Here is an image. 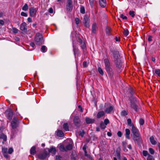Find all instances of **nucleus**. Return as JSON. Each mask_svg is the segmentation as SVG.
<instances>
[{"instance_id":"f257e3e1","label":"nucleus","mask_w":160,"mask_h":160,"mask_svg":"<svg viewBox=\"0 0 160 160\" xmlns=\"http://www.w3.org/2000/svg\"><path fill=\"white\" fill-rule=\"evenodd\" d=\"M35 44L38 45H40L43 43V39L42 35L39 33H37L35 38Z\"/></svg>"},{"instance_id":"f03ea898","label":"nucleus","mask_w":160,"mask_h":160,"mask_svg":"<svg viewBox=\"0 0 160 160\" xmlns=\"http://www.w3.org/2000/svg\"><path fill=\"white\" fill-rule=\"evenodd\" d=\"M105 112L107 113L110 114L114 112V107L110 103H105L104 105Z\"/></svg>"},{"instance_id":"7ed1b4c3","label":"nucleus","mask_w":160,"mask_h":160,"mask_svg":"<svg viewBox=\"0 0 160 160\" xmlns=\"http://www.w3.org/2000/svg\"><path fill=\"white\" fill-rule=\"evenodd\" d=\"M116 55L114 54V60L116 66L118 68H121L122 67V65L121 62L120 60L118 59V51L116 52Z\"/></svg>"},{"instance_id":"20e7f679","label":"nucleus","mask_w":160,"mask_h":160,"mask_svg":"<svg viewBox=\"0 0 160 160\" xmlns=\"http://www.w3.org/2000/svg\"><path fill=\"white\" fill-rule=\"evenodd\" d=\"M90 19L88 15L84 16L83 19V23L84 26L86 28H88L89 27Z\"/></svg>"},{"instance_id":"39448f33","label":"nucleus","mask_w":160,"mask_h":160,"mask_svg":"<svg viewBox=\"0 0 160 160\" xmlns=\"http://www.w3.org/2000/svg\"><path fill=\"white\" fill-rule=\"evenodd\" d=\"M66 142H69V144L66 147V149L68 150H71L72 149L73 146V142L72 141L71 139H67L66 140Z\"/></svg>"},{"instance_id":"423d86ee","label":"nucleus","mask_w":160,"mask_h":160,"mask_svg":"<svg viewBox=\"0 0 160 160\" xmlns=\"http://www.w3.org/2000/svg\"><path fill=\"white\" fill-rule=\"evenodd\" d=\"M73 122L76 126L78 127H80L81 126V120L77 116L73 118Z\"/></svg>"},{"instance_id":"0eeeda50","label":"nucleus","mask_w":160,"mask_h":160,"mask_svg":"<svg viewBox=\"0 0 160 160\" xmlns=\"http://www.w3.org/2000/svg\"><path fill=\"white\" fill-rule=\"evenodd\" d=\"M37 10L34 7H32L29 9L30 15L32 17H35L36 15Z\"/></svg>"},{"instance_id":"6e6552de","label":"nucleus","mask_w":160,"mask_h":160,"mask_svg":"<svg viewBox=\"0 0 160 160\" xmlns=\"http://www.w3.org/2000/svg\"><path fill=\"white\" fill-rule=\"evenodd\" d=\"M67 10L68 11H71L72 10V0H68L66 5Z\"/></svg>"},{"instance_id":"1a4fd4ad","label":"nucleus","mask_w":160,"mask_h":160,"mask_svg":"<svg viewBox=\"0 0 160 160\" xmlns=\"http://www.w3.org/2000/svg\"><path fill=\"white\" fill-rule=\"evenodd\" d=\"M6 114L7 117L8 119L9 120H11L13 115L12 110L11 109L8 110L6 112Z\"/></svg>"},{"instance_id":"9d476101","label":"nucleus","mask_w":160,"mask_h":160,"mask_svg":"<svg viewBox=\"0 0 160 160\" xmlns=\"http://www.w3.org/2000/svg\"><path fill=\"white\" fill-rule=\"evenodd\" d=\"M20 29L22 31H25L27 29L26 24L25 22H22L20 26Z\"/></svg>"},{"instance_id":"9b49d317","label":"nucleus","mask_w":160,"mask_h":160,"mask_svg":"<svg viewBox=\"0 0 160 160\" xmlns=\"http://www.w3.org/2000/svg\"><path fill=\"white\" fill-rule=\"evenodd\" d=\"M99 4L100 6L102 7H105L106 5V0H99Z\"/></svg>"},{"instance_id":"f8f14e48","label":"nucleus","mask_w":160,"mask_h":160,"mask_svg":"<svg viewBox=\"0 0 160 160\" xmlns=\"http://www.w3.org/2000/svg\"><path fill=\"white\" fill-rule=\"evenodd\" d=\"M97 24L96 23L93 24L92 26V31L93 33H95L97 30Z\"/></svg>"},{"instance_id":"ddd939ff","label":"nucleus","mask_w":160,"mask_h":160,"mask_svg":"<svg viewBox=\"0 0 160 160\" xmlns=\"http://www.w3.org/2000/svg\"><path fill=\"white\" fill-rule=\"evenodd\" d=\"M133 138L135 141L138 140L140 139L139 134V133L133 134Z\"/></svg>"},{"instance_id":"4468645a","label":"nucleus","mask_w":160,"mask_h":160,"mask_svg":"<svg viewBox=\"0 0 160 160\" xmlns=\"http://www.w3.org/2000/svg\"><path fill=\"white\" fill-rule=\"evenodd\" d=\"M153 72L154 75H156L160 77V69H155L153 70Z\"/></svg>"},{"instance_id":"2eb2a0df","label":"nucleus","mask_w":160,"mask_h":160,"mask_svg":"<svg viewBox=\"0 0 160 160\" xmlns=\"http://www.w3.org/2000/svg\"><path fill=\"white\" fill-rule=\"evenodd\" d=\"M125 135L126 137L128 139H129V135L130 133V132L129 129H126L125 130Z\"/></svg>"},{"instance_id":"dca6fc26","label":"nucleus","mask_w":160,"mask_h":160,"mask_svg":"<svg viewBox=\"0 0 160 160\" xmlns=\"http://www.w3.org/2000/svg\"><path fill=\"white\" fill-rule=\"evenodd\" d=\"M48 152L52 154H55L56 152V149L55 148L52 147L50 149H48Z\"/></svg>"},{"instance_id":"f3484780","label":"nucleus","mask_w":160,"mask_h":160,"mask_svg":"<svg viewBox=\"0 0 160 160\" xmlns=\"http://www.w3.org/2000/svg\"><path fill=\"white\" fill-rule=\"evenodd\" d=\"M57 135L59 137H62L64 136V133L63 132L60 130H58L56 132Z\"/></svg>"},{"instance_id":"a211bd4d","label":"nucleus","mask_w":160,"mask_h":160,"mask_svg":"<svg viewBox=\"0 0 160 160\" xmlns=\"http://www.w3.org/2000/svg\"><path fill=\"white\" fill-rule=\"evenodd\" d=\"M104 115V112L103 111H101L98 112L97 114V118H99L103 116Z\"/></svg>"},{"instance_id":"6ab92c4d","label":"nucleus","mask_w":160,"mask_h":160,"mask_svg":"<svg viewBox=\"0 0 160 160\" xmlns=\"http://www.w3.org/2000/svg\"><path fill=\"white\" fill-rule=\"evenodd\" d=\"M94 121V119H91L89 118H86V122L87 124H90L93 122Z\"/></svg>"},{"instance_id":"aec40b11","label":"nucleus","mask_w":160,"mask_h":160,"mask_svg":"<svg viewBox=\"0 0 160 160\" xmlns=\"http://www.w3.org/2000/svg\"><path fill=\"white\" fill-rule=\"evenodd\" d=\"M11 126L12 128L14 129L16 128L17 127V120H13L11 122Z\"/></svg>"},{"instance_id":"412c9836","label":"nucleus","mask_w":160,"mask_h":160,"mask_svg":"<svg viewBox=\"0 0 160 160\" xmlns=\"http://www.w3.org/2000/svg\"><path fill=\"white\" fill-rule=\"evenodd\" d=\"M150 140L151 143L153 145H155L156 144L157 142L154 140V138L153 136H152L150 138Z\"/></svg>"},{"instance_id":"4be33fe9","label":"nucleus","mask_w":160,"mask_h":160,"mask_svg":"<svg viewBox=\"0 0 160 160\" xmlns=\"http://www.w3.org/2000/svg\"><path fill=\"white\" fill-rule=\"evenodd\" d=\"M131 131L133 133V134H137V133H138L137 129L135 127L134 125L132 126V127Z\"/></svg>"},{"instance_id":"5701e85b","label":"nucleus","mask_w":160,"mask_h":160,"mask_svg":"<svg viewBox=\"0 0 160 160\" xmlns=\"http://www.w3.org/2000/svg\"><path fill=\"white\" fill-rule=\"evenodd\" d=\"M63 127L64 129L66 131H68L69 130V127L67 123H64L63 125Z\"/></svg>"},{"instance_id":"b1692460","label":"nucleus","mask_w":160,"mask_h":160,"mask_svg":"<svg viewBox=\"0 0 160 160\" xmlns=\"http://www.w3.org/2000/svg\"><path fill=\"white\" fill-rule=\"evenodd\" d=\"M107 34L108 35H110V33L111 32V28L110 27H107L105 30Z\"/></svg>"},{"instance_id":"393cba45","label":"nucleus","mask_w":160,"mask_h":160,"mask_svg":"<svg viewBox=\"0 0 160 160\" xmlns=\"http://www.w3.org/2000/svg\"><path fill=\"white\" fill-rule=\"evenodd\" d=\"M0 139H2L4 141H6L7 140V137L6 135L3 134L0 135Z\"/></svg>"},{"instance_id":"a878e982","label":"nucleus","mask_w":160,"mask_h":160,"mask_svg":"<svg viewBox=\"0 0 160 160\" xmlns=\"http://www.w3.org/2000/svg\"><path fill=\"white\" fill-rule=\"evenodd\" d=\"M105 69L108 73L109 74H111L112 72V69L110 67V66L106 67Z\"/></svg>"},{"instance_id":"bb28decb","label":"nucleus","mask_w":160,"mask_h":160,"mask_svg":"<svg viewBox=\"0 0 160 160\" xmlns=\"http://www.w3.org/2000/svg\"><path fill=\"white\" fill-rule=\"evenodd\" d=\"M127 124L130 127H132V126H134L133 123H132V120L131 119H128L127 120Z\"/></svg>"},{"instance_id":"cd10ccee","label":"nucleus","mask_w":160,"mask_h":160,"mask_svg":"<svg viewBox=\"0 0 160 160\" xmlns=\"http://www.w3.org/2000/svg\"><path fill=\"white\" fill-rule=\"evenodd\" d=\"M104 63L105 67L110 66L109 61L108 59H105L104 60Z\"/></svg>"},{"instance_id":"c85d7f7f","label":"nucleus","mask_w":160,"mask_h":160,"mask_svg":"<svg viewBox=\"0 0 160 160\" xmlns=\"http://www.w3.org/2000/svg\"><path fill=\"white\" fill-rule=\"evenodd\" d=\"M128 114V112L125 110L122 111L121 113V115L122 116H124Z\"/></svg>"},{"instance_id":"c756f323","label":"nucleus","mask_w":160,"mask_h":160,"mask_svg":"<svg viewBox=\"0 0 160 160\" xmlns=\"http://www.w3.org/2000/svg\"><path fill=\"white\" fill-rule=\"evenodd\" d=\"M132 108H133L136 111H137L138 108V106L134 103H132L131 106Z\"/></svg>"},{"instance_id":"7c9ffc66","label":"nucleus","mask_w":160,"mask_h":160,"mask_svg":"<svg viewBox=\"0 0 160 160\" xmlns=\"http://www.w3.org/2000/svg\"><path fill=\"white\" fill-rule=\"evenodd\" d=\"M31 154H34L36 152L35 148L34 147H32L30 149Z\"/></svg>"},{"instance_id":"2f4dec72","label":"nucleus","mask_w":160,"mask_h":160,"mask_svg":"<svg viewBox=\"0 0 160 160\" xmlns=\"http://www.w3.org/2000/svg\"><path fill=\"white\" fill-rule=\"evenodd\" d=\"M28 8V4L26 3H25L22 8V10L24 11H27Z\"/></svg>"},{"instance_id":"473e14b6","label":"nucleus","mask_w":160,"mask_h":160,"mask_svg":"<svg viewBox=\"0 0 160 160\" xmlns=\"http://www.w3.org/2000/svg\"><path fill=\"white\" fill-rule=\"evenodd\" d=\"M47 50V48L45 46H42L41 48V51L43 52H45Z\"/></svg>"},{"instance_id":"72a5a7b5","label":"nucleus","mask_w":160,"mask_h":160,"mask_svg":"<svg viewBox=\"0 0 160 160\" xmlns=\"http://www.w3.org/2000/svg\"><path fill=\"white\" fill-rule=\"evenodd\" d=\"M147 160H155L153 156L151 155H148L147 159Z\"/></svg>"},{"instance_id":"f704fd0d","label":"nucleus","mask_w":160,"mask_h":160,"mask_svg":"<svg viewBox=\"0 0 160 160\" xmlns=\"http://www.w3.org/2000/svg\"><path fill=\"white\" fill-rule=\"evenodd\" d=\"M8 149L6 148L2 147V154H5L7 153Z\"/></svg>"},{"instance_id":"c9c22d12","label":"nucleus","mask_w":160,"mask_h":160,"mask_svg":"<svg viewBox=\"0 0 160 160\" xmlns=\"http://www.w3.org/2000/svg\"><path fill=\"white\" fill-rule=\"evenodd\" d=\"M80 12L82 14H84L85 13V10L83 6H81L80 7Z\"/></svg>"},{"instance_id":"e433bc0d","label":"nucleus","mask_w":160,"mask_h":160,"mask_svg":"<svg viewBox=\"0 0 160 160\" xmlns=\"http://www.w3.org/2000/svg\"><path fill=\"white\" fill-rule=\"evenodd\" d=\"M59 149L61 151L64 152L66 151V148H65L63 145H60L59 147Z\"/></svg>"},{"instance_id":"4c0bfd02","label":"nucleus","mask_w":160,"mask_h":160,"mask_svg":"<svg viewBox=\"0 0 160 160\" xmlns=\"http://www.w3.org/2000/svg\"><path fill=\"white\" fill-rule=\"evenodd\" d=\"M142 154L143 156L145 157L147 155L148 156V155H150V154H149L148 153V151L145 150H143L142 151Z\"/></svg>"},{"instance_id":"58836bf2","label":"nucleus","mask_w":160,"mask_h":160,"mask_svg":"<svg viewBox=\"0 0 160 160\" xmlns=\"http://www.w3.org/2000/svg\"><path fill=\"white\" fill-rule=\"evenodd\" d=\"M89 4L91 8H92L93 6L95 0H89Z\"/></svg>"},{"instance_id":"ea45409f","label":"nucleus","mask_w":160,"mask_h":160,"mask_svg":"<svg viewBox=\"0 0 160 160\" xmlns=\"http://www.w3.org/2000/svg\"><path fill=\"white\" fill-rule=\"evenodd\" d=\"M46 156L47 154H41L39 156V158L41 159H44L46 158Z\"/></svg>"},{"instance_id":"a19ab883","label":"nucleus","mask_w":160,"mask_h":160,"mask_svg":"<svg viewBox=\"0 0 160 160\" xmlns=\"http://www.w3.org/2000/svg\"><path fill=\"white\" fill-rule=\"evenodd\" d=\"M98 70L99 72V73L100 74H101L102 75H103V72L102 70V69L101 68H100V67H98Z\"/></svg>"},{"instance_id":"79ce46f5","label":"nucleus","mask_w":160,"mask_h":160,"mask_svg":"<svg viewBox=\"0 0 160 160\" xmlns=\"http://www.w3.org/2000/svg\"><path fill=\"white\" fill-rule=\"evenodd\" d=\"M149 152L152 155L154 153V151L151 148H149Z\"/></svg>"},{"instance_id":"37998d69","label":"nucleus","mask_w":160,"mask_h":160,"mask_svg":"<svg viewBox=\"0 0 160 160\" xmlns=\"http://www.w3.org/2000/svg\"><path fill=\"white\" fill-rule=\"evenodd\" d=\"M129 34V31L127 30H124V31L123 32V34L126 37Z\"/></svg>"},{"instance_id":"c03bdc74","label":"nucleus","mask_w":160,"mask_h":160,"mask_svg":"<svg viewBox=\"0 0 160 160\" xmlns=\"http://www.w3.org/2000/svg\"><path fill=\"white\" fill-rule=\"evenodd\" d=\"M100 127L101 128L103 129L106 128V125L103 122H102L100 124Z\"/></svg>"},{"instance_id":"a18cd8bd","label":"nucleus","mask_w":160,"mask_h":160,"mask_svg":"<svg viewBox=\"0 0 160 160\" xmlns=\"http://www.w3.org/2000/svg\"><path fill=\"white\" fill-rule=\"evenodd\" d=\"M18 30L15 28H12V31L13 33H17L18 32Z\"/></svg>"},{"instance_id":"49530a36","label":"nucleus","mask_w":160,"mask_h":160,"mask_svg":"<svg viewBox=\"0 0 160 160\" xmlns=\"http://www.w3.org/2000/svg\"><path fill=\"white\" fill-rule=\"evenodd\" d=\"M129 14L132 17H134L135 14L133 11H130L129 12Z\"/></svg>"},{"instance_id":"de8ad7c7","label":"nucleus","mask_w":160,"mask_h":160,"mask_svg":"<svg viewBox=\"0 0 160 160\" xmlns=\"http://www.w3.org/2000/svg\"><path fill=\"white\" fill-rule=\"evenodd\" d=\"M81 44V47L83 49H84L86 48V45L85 42H83L82 44Z\"/></svg>"},{"instance_id":"09e8293b","label":"nucleus","mask_w":160,"mask_h":160,"mask_svg":"<svg viewBox=\"0 0 160 160\" xmlns=\"http://www.w3.org/2000/svg\"><path fill=\"white\" fill-rule=\"evenodd\" d=\"M139 124L141 125H142L144 123V121L143 119L140 118L139 120Z\"/></svg>"},{"instance_id":"8fccbe9b","label":"nucleus","mask_w":160,"mask_h":160,"mask_svg":"<svg viewBox=\"0 0 160 160\" xmlns=\"http://www.w3.org/2000/svg\"><path fill=\"white\" fill-rule=\"evenodd\" d=\"M109 123V121L108 119H105L104 120V124L107 125L108 123Z\"/></svg>"},{"instance_id":"3c124183","label":"nucleus","mask_w":160,"mask_h":160,"mask_svg":"<svg viewBox=\"0 0 160 160\" xmlns=\"http://www.w3.org/2000/svg\"><path fill=\"white\" fill-rule=\"evenodd\" d=\"M13 151V149L12 148H10L9 149L8 151V153L9 154H12Z\"/></svg>"},{"instance_id":"603ef678","label":"nucleus","mask_w":160,"mask_h":160,"mask_svg":"<svg viewBox=\"0 0 160 160\" xmlns=\"http://www.w3.org/2000/svg\"><path fill=\"white\" fill-rule=\"evenodd\" d=\"M21 15L22 16L25 17H27L28 16L27 14L26 13L24 12H22L21 13Z\"/></svg>"},{"instance_id":"864d4df0","label":"nucleus","mask_w":160,"mask_h":160,"mask_svg":"<svg viewBox=\"0 0 160 160\" xmlns=\"http://www.w3.org/2000/svg\"><path fill=\"white\" fill-rule=\"evenodd\" d=\"M75 22L77 25H78L79 23V20L78 18H76L75 19Z\"/></svg>"},{"instance_id":"5fc2aeb1","label":"nucleus","mask_w":160,"mask_h":160,"mask_svg":"<svg viewBox=\"0 0 160 160\" xmlns=\"http://www.w3.org/2000/svg\"><path fill=\"white\" fill-rule=\"evenodd\" d=\"M122 134V133L120 131H118L117 133V135L119 137H121Z\"/></svg>"},{"instance_id":"6e6d98bb","label":"nucleus","mask_w":160,"mask_h":160,"mask_svg":"<svg viewBox=\"0 0 160 160\" xmlns=\"http://www.w3.org/2000/svg\"><path fill=\"white\" fill-rule=\"evenodd\" d=\"M120 17L123 19H126L127 18V17L124 16L122 14L121 15Z\"/></svg>"},{"instance_id":"4d7b16f0","label":"nucleus","mask_w":160,"mask_h":160,"mask_svg":"<svg viewBox=\"0 0 160 160\" xmlns=\"http://www.w3.org/2000/svg\"><path fill=\"white\" fill-rule=\"evenodd\" d=\"M148 40L149 42H151L152 40V37L151 36H148Z\"/></svg>"},{"instance_id":"13d9d810","label":"nucleus","mask_w":160,"mask_h":160,"mask_svg":"<svg viewBox=\"0 0 160 160\" xmlns=\"http://www.w3.org/2000/svg\"><path fill=\"white\" fill-rule=\"evenodd\" d=\"M84 134V132L83 131L80 132L79 133V135L81 136L82 137H83Z\"/></svg>"},{"instance_id":"bf43d9fd","label":"nucleus","mask_w":160,"mask_h":160,"mask_svg":"<svg viewBox=\"0 0 160 160\" xmlns=\"http://www.w3.org/2000/svg\"><path fill=\"white\" fill-rule=\"evenodd\" d=\"M82 65H83V67H87V62H84L83 63V64H82Z\"/></svg>"},{"instance_id":"052dcab7","label":"nucleus","mask_w":160,"mask_h":160,"mask_svg":"<svg viewBox=\"0 0 160 160\" xmlns=\"http://www.w3.org/2000/svg\"><path fill=\"white\" fill-rule=\"evenodd\" d=\"M61 158V157L60 156H57L56 157V160H60Z\"/></svg>"},{"instance_id":"680f3d73","label":"nucleus","mask_w":160,"mask_h":160,"mask_svg":"<svg viewBox=\"0 0 160 160\" xmlns=\"http://www.w3.org/2000/svg\"><path fill=\"white\" fill-rule=\"evenodd\" d=\"M27 20L28 22H32V19L30 17H29L28 18Z\"/></svg>"},{"instance_id":"e2e57ef3","label":"nucleus","mask_w":160,"mask_h":160,"mask_svg":"<svg viewBox=\"0 0 160 160\" xmlns=\"http://www.w3.org/2000/svg\"><path fill=\"white\" fill-rule=\"evenodd\" d=\"M3 154L4 156L6 158H8L9 157V156L8 154L7 153H6L5 154Z\"/></svg>"},{"instance_id":"0e129e2a","label":"nucleus","mask_w":160,"mask_h":160,"mask_svg":"<svg viewBox=\"0 0 160 160\" xmlns=\"http://www.w3.org/2000/svg\"><path fill=\"white\" fill-rule=\"evenodd\" d=\"M4 24V21L3 20H0V24L2 25H3Z\"/></svg>"},{"instance_id":"69168bd1","label":"nucleus","mask_w":160,"mask_h":160,"mask_svg":"<svg viewBox=\"0 0 160 160\" xmlns=\"http://www.w3.org/2000/svg\"><path fill=\"white\" fill-rule=\"evenodd\" d=\"M30 45L31 46L32 48H33L35 46L34 43L33 42H31V43H30Z\"/></svg>"},{"instance_id":"338daca9","label":"nucleus","mask_w":160,"mask_h":160,"mask_svg":"<svg viewBox=\"0 0 160 160\" xmlns=\"http://www.w3.org/2000/svg\"><path fill=\"white\" fill-rule=\"evenodd\" d=\"M78 108H79L80 109V110L81 112H82L83 111L82 108L81 106L79 105L78 106Z\"/></svg>"},{"instance_id":"774afa93","label":"nucleus","mask_w":160,"mask_h":160,"mask_svg":"<svg viewBox=\"0 0 160 160\" xmlns=\"http://www.w3.org/2000/svg\"><path fill=\"white\" fill-rule=\"evenodd\" d=\"M53 12V9H52V8H51L49 9V12L50 13H52Z\"/></svg>"}]
</instances>
